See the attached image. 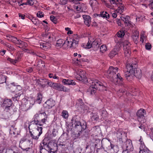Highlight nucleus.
<instances>
[{"instance_id":"1","label":"nucleus","mask_w":153,"mask_h":153,"mask_svg":"<svg viewBox=\"0 0 153 153\" xmlns=\"http://www.w3.org/2000/svg\"><path fill=\"white\" fill-rule=\"evenodd\" d=\"M79 119L80 117L76 115L73 117L71 120L74 132L77 135L76 137H77L80 136L82 131L84 130L86 128V122L84 121L80 122Z\"/></svg>"},{"instance_id":"2","label":"nucleus","mask_w":153,"mask_h":153,"mask_svg":"<svg viewBox=\"0 0 153 153\" xmlns=\"http://www.w3.org/2000/svg\"><path fill=\"white\" fill-rule=\"evenodd\" d=\"M88 82L91 84V86L88 89V91L90 92L91 95L94 94L97 89L100 91L106 90L107 85L105 82L102 83L97 79H91Z\"/></svg>"},{"instance_id":"3","label":"nucleus","mask_w":153,"mask_h":153,"mask_svg":"<svg viewBox=\"0 0 153 153\" xmlns=\"http://www.w3.org/2000/svg\"><path fill=\"white\" fill-rule=\"evenodd\" d=\"M137 67L136 64H127L126 66L125 76L126 77H128L133 75L137 78L140 79L142 76L141 71L139 69H135Z\"/></svg>"},{"instance_id":"4","label":"nucleus","mask_w":153,"mask_h":153,"mask_svg":"<svg viewBox=\"0 0 153 153\" xmlns=\"http://www.w3.org/2000/svg\"><path fill=\"white\" fill-rule=\"evenodd\" d=\"M74 74L77 79L82 81L84 83H87L91 79H88L86 76L85 72L80 69H76Z\"/></svg>"},{"instance_id":"5","label":"nucleus","mask_w":153,"mask_h":153,"mask_svg":"<svg viewBox=\"0 0 153 153\" xmlns=\"http://www.w3.org/2000/svg\"><path fill=\"white\" fill-rule=\"evenodd\" d=\"M51 143H45L43 142L40 144V146L39 147L40 152L41 153H54V152L52 151L53 148L50 146L51 145ZM54 149V148H53Z\"/></svg>"},{"instance_id":"6","label":"nucleus","mask_w":153,"mask_h":153,"mask_svg":"<svg viewBox=\"0 0 153 153\" xmlns=\"http://www.w3.org/2000/svg\"><path fill=\"white\" fill-rule=\"evenodd\" d=\"M118 68L114 67L113 66H110L107 71L108 78L111 81L114 79V77H116V73L118 72Z\"/></svg>"},{"instance_id":"7","label":"nucleus","mask_w":153,"mask_h":153,"mask_svg":"<svg viewBox=\"0 0 153 153\" xmlns=\"http://www.w3.org/2000/svg\"><path fill=\"white\" fill-rule=\"evenodd\" d=\"M32 142L29 140H27L25 138H22L20 141L19 146L23 150H26L27 151H28L30 148H24L25 147L29 146L30 144H32Z\"/></svg>"},{"instance_id":"8","label":"nucleus","mask_w":153,"mask_h":153,"mask_svg":"<svg viewBox=\"0 0 153 153\" xmlns=\"http://www.w3.org/2000/svg\"><path fill=\"white\" fill-rule=\"evenodd\" d=\"M111 4H114L115 7L119 6L118 9L116 11L120 13L123 12V5L120 2L121 0H109Z\"/></svg>"},{"instance_id":"9","label":"nucleus","mask_w":153,"mask_h":153,"mask_svg":"<svg viewBox=\"0 0 153 153\" xmlns=\"http://www.w3.org/2000/svg\"><path fill=\"white\" fill-rule=\"evenodd\" d=\"M130 45V43L127 41H125L123 43V49L126 56L128 57L131 53Z\"/></svg>"},{"instance_id":"10","label":"nucleus","mask_w":153,"mask_h":153,"mask_svg":"<svg viewBox=\"0 0 153 153\" xmlns=\"http://www.w3.org/2000/svg\"><path fill=\"white\" fill-rule=\"evenodd\" d=\"M12 104V101L10 99H5L3 101L1 106L5 111H9L10 110L11 106Z\"/></svg>"},{"instance_id":"11","label":"nucleus","mask_w":153,"mask_h":153,"mask_svg":"<svg viewBox=\"0 0 153 153\" xmlns=\"http://www.w3.org/2000/svg\"><path fill=\"white\" fill-rule=\"evenodd\" d=\"M52 144L57 150L60 151V153H62V152H66V150L67 149V148L65 142H59V143L57 144L53 143Z\"/></svg>"},{"instance_id":"12","label":"nucleus","mask_w":153,"mask_h":153,"mask_svg":"<svg viewBox=\"0 0 153 153\" xmlns=\"http://www.w3.org/2000/svg\"><path fill=\"white\" fill-rule=\"evenodd\" d=\"M144 113L145 110L141 109L139 110L137 113L138 120L141 123H144L146 121L144 117Z\"/></svg>"},{"instance_id":"13","label":"nucleus","mask_w":153,"mask_h":153,"mask_svg":"<svg viewBox=\"0 0 153 153\" xmlns=\"http://www.w3.org/2000/svg\"><path fill=\"white\" fill-rule=\"evenodd\" d=\"M123 149L129 151H132L134 149L132 144V141L130 140H127L125 142L122 146Z\"/></svg>"},{"instance_id":"14","label":"nucleus","mask_w":153,"mask_h":153,"mask_svg":"<svg viewBox=\"0 0 153 153\" xmlns=\"http://www.w3.org/2000/svg\"><path fill=\"white\" fill-rule=\"evenodd\" d=\"M112 143L110 142V140L103 138L101 142V147L103 148H105L108 149H110L111 145Z\"/></svg>"},{"instance_id":"15","label":"nucleus","mask_w":153,"mask_h":153,"mask_svg":"<svg viewBox=\"0 0 153 153\" xmlns=\"http://www.w3.org/2000/svg\"><path fill=\"white\" fill-rule=\"evenodd\" d=\"M53 88L59 91L68 92L69 91V89L67 88L61 84L57 83H55Z\"/></svg>"},{"instance_id":"16","label":"nucleus","mask_w":153,"mask_h":153,"mask_svg":"<svg viewBox=\"0 0 153 153\" xmlns=\"http://www.w3.org/2000/svg\"><path fill=\"white\" fill-rule=\"evenodd\" d=\"M55 102L53 99H50L48 100L45 104H44V106L48 109H50L54 106L55 105Z\"/></svg>"},{"instance_id":"17","label":"nucleus","mask_w":153,"mask_h":153,"mask_svg":"<svg viewBox=\"0 0 153 153\" xmlns=\"http://www.w3.org/2000/svg\"><path fill=\"white\" fill-rule=\"evenodd\" d=\"M40 114L41 115H42L44 116V118L42 119L40 121H39L38 124V125L39 126V127H42V126L45 124V122L47 121V116L46 115L45 112H41L40 111Z\"/></svg>"},{"instance_id":"18","label":"nucleus","mask_w":153,"mask_h":153,"mask_svg":"<svg viewBox=\"0 0 153 153\" xmlns=\"http://www.w3.org/2000/svg\"><path fill=\"white\" fill-rule=\"evenodd\" d=\"M79 40V37L77 35H75L73 37V38L71 39L73 48H75L78 46Z\"/></svg>"},{"instance_id":"19","label":"nucleus","mask_w":153,"mask_h":153,"mask_svg":"<svg viewBox=\"0 0 153 153\" xmlns=\"http://www.w3.org/2000/svg\"><path fill=\"white\" fill-rule=\"evenodd\" d=\"M100 41V39H94L92 37V48H94L95 50H97L99 47Z\"/></svg>"},{"instance_id":"20","label":"nucleus","mask_w":153,"mask_h":153,"mask_svg":"<svg viewBox=\"0 0 153 153\" xmlns=\"http://www.w3.org/2000/svg\"><path fill=\"white\" fill-rule=\"evenodd\" d=\"M94 17H102L103 18H105L106 19H109V15L106 11H102L101 12L100 14L95 13L93 15Z\"/></svg>"},{"instance_id":"21","label":"nucleus","mask_w":153,"mask_h":153,"mask_svg":"<svg viewBox=\"0 0 153 153\" xmlns=\"http://www.w3.org/2000/svg\"><path fill=\"white\" fill-rule=\"evenodd\" d=\"M139 149V153H151L149 150L144 144L141 143Z\"/></svg>"},{"instance_id":"22","label":"nucleus","mask_w":153,"mask_h":153,"mask_svg":"<svg viewBox=\"0 0 153 153\" xmlns=\"http://www.w3.org/2000/svg\"><path fill=\"white\" fill-rule=\"evenodd\" d=\"M83 18L85 24L89 27L90 26L91 23V18L88 15H83Z\"/></svg>"},{"instance_id":"23","label":"nucleus","mask_w":153,"mask_h":153,"mask_svg":"<svg viewBox=\"0 0 153 153\" xmlns=\"http://www.w3.org/2000/svg\"><path fill=\"white\" fill-rule=\"evenodd\" d=\"M139 36V32L138 31L135 30L133 32L132 37L134 42L136 44L138 42Z\"/></svg>"},{"instance_id":"24","label":"nucleus","mask_w":153,"mask_h":153,"mask_svg":"<svg viewBox=\"0 0 153 153\" xmlns=\"http://www.w3.org/2000/svg\"><path fill=\"white\" fill-rule=\"evenodd\" d=\"M36 82L41 85L42 87H44L46 86L47 79H39L36 80Z\"/></svg>"},{"instance_id":"25","label":"nucleus","mask_w":153,"mask_h":153,"mask_svg":"<svg viewBox=\"0 0 153 153\" xmlns=\"http://www.w3.org/2000/svg\"><path fill=\"white\" fill-rule=\"evenodd\" d=\"M40 47L44 50H45L51 47V44L48 42H44L40 44Z\"/></svg>"},{"instance_id":"26","label":"nucleus","mask_w":153,"mask_h":153,"mask_svg":"<svg viewBox=\"0 0 153 153\" xmlns=\"http://www.w3.org/2000/svg\"><path fill=\"white\" fill-rule=\"evenodd\" d=\"M62 82L66 85H74L76 84V82L74 80L69 79H63Z\"/></svg>"},{"instance_id":"27","label":"nucleus","mask_w":153,"mask_h":153,"mask_svg":"<svg viewBox=\"0 0 153 153\" xmlns=\"http://www.w3.org/2000/svg\"><path fill=\"white\" fill-rule=\"evenodd\" d=\"M93 142L94 143V146L97 149H100L101 148L100 144V140L96 138L93 139Z\"/></svg>"},{"instance_id":"28","label":"nucleus","mask_w":153,"mask_h":153,"mask_svg":"<svg viewBox=\"0 0 153 153\" xmlns=\"http://www.w3.org/2000/svg\"><path fill=\"white\" fill-rule=\"evenodd\" d=\"M91 119L93 123H96L98 121L99 117L97 113H92L91 114Z\"/></svg>"},{"instance_id":"29","label":"nucleus","mask_w":153,"mask_h":153,"mask_svg":"<svg viewBox=\"0 0 153 153\" xmlns=\"http://www.w3.org/2000/svg\"><path fill=\"white\" fill-rule=\"evenodd\" d=\"M42 128L38 126L36 130L33 132L34 135L39 137L42 133Z\"/></svg>"},{"instance_id":"30","label":"nucleus","mask_w":153,"mask_h":153,"mask_svg":"<svg viewBox=\"0 0 153 153\" xmlns=\"http://www.w3.org/2000/svg\"><path fill=\"white\" fill-rule=\"evenodd\" d=\"M91 130L93 134L96 136L100 131V129L98 126H95L92 128Z\"/></svg>"},{"instance_id":"31","label":"nucleus","mask_w":153,"mask_h":153,"mask_svg":"<svg viewBox=\"0 0 153 153\" xmlns=\"http://www.w3.org/2000/svg\"><path fill=\"white\" fill-rule=\"evenodd\" d=\"M3 43V45H4L7 48L8 50L9 51H13L15 50V49L14 48L13 46L10 44L7 43Z\"/></svg>"},{"instance_id":"32","label":"nucleus","mask_w":153,"mask_h":153,"mask_svg":"<svg viewBox=\"0 0 153 153\" xmlns=\"http://www.w3.org/2000/svg\"><path fill=\"white\" fill-rule=\"evenodd\" d=\"M10 116V114L9 111H5L4 113L1 115V118L3 119H8Z\"/></svg>"},{"instance_id":"33","label":"nucleus","mask_w":153,"mask_h":153,"mask_svg":"<svg viewBox=\"0 0 153 153\" xmlns=\"http://www.w3.org/2000/svg\"><path fill=\"white\" fill-rule=\"evenodd\" d=\"M39 114H36L34 116L33 118V121L31 122V123L33 122V124L38 125V122L39 121L38 120V118L39 117Z\"/></svg>"},{"instance_id":"34","label":"nucleus","mask_w":153,"mask_h":153,"mask_svg":"<svg viewBox=\"0 0 153 153\" xmlns=\"http://www.w3.org/2000/svg\"><path fill=\"white\" fill-rule=\"evenodd\" d=\"M65 40L62 39H59L57 41L56 46L57 47H61L65 45L64 43Z\"/></svg>"},{"instance_id":"35","label":"nucleus","mask_w":153,"mask_h":153,"mask_svg":"<svg viewBox=\"0 0 153 153\" xmlns=\"http://www.w3.org/2000/svg\"><path fill=\"white\" fill-rule=\"evenodd\" d=\"M23 94V91H21L17 94H16L14 97H12V99L14 101H18L21 95Z\"/></svg>"},{"instance_id":"36","label":"nucleus","mask_w":153,"mask_h":153,"mask_svg":"<svg viewBox=\"0 0 153 153\" xmlns=\"http://www.w3.org/2000/svg\"><path fill=\"white\" fill-rule=\"evenodd\" d=\"M14 43L16 44L19 45L22 47L24 46H26V45H27L26 42L22 41L19 39H18L15 42V43Z\"/></svg>"},{"instance_id":"37","label":"nucleus","mask_w":153,"mask_h":153,"mask_svg":"<svg viewBox=\"0 0 153 153\" xmlns=\"http://www.w3.org/2000/svg\"><path fill=\"white\" fill-rule=\"evenodd\" d=\"M92 37H90L89 38V40L87 43L86 45L85 48L87 49H90L92 47Z\"/></svg>"},{"instance_id":"38","label":"nucleus","mask_w":153,"mask_h":153,"mask_svg":"<svg viewBox=\"0 0 153 153\" xmlns=\"http://www.w3.org/2000/svg\"><path fill=\"white\" fill-rule=\"evenodd\" d=\"M89 4L91 7L93 8L97 6L98 3L96 0H90Z\"/></svg>"},{"instance_id":"39","label":"nucleus","mask_w":153,"mask_h":153,"mask_svg":"<svg viewBox=\"0 0 153 153\" xmlns=\"http://www.w3.org/2000/svg\"><path fill=\"white\" fill-rule=\"evenodd\" d=\"M110 150H112L115 153H117L119 151V148L118 146L112 144L111 145Z\"/></svg>"},{"instance_id":"40","label":"nucleus","mask_w":153,"mask_h":153,"mask_svg":"<svg viewBox=\"0 0 153 153\" xmlns=\"http://www.w3.org/2000/svg\"><path fill=\"white\" fill-rule=\"evenodd\" d=\"M42 95L41 93H39L38 94V96L36 99L35 102L37 103L40 104L42 100Z\"/></svg>"},{"instance_id":"41","label":"nucleus","mask_w":153,"mask_h":153,"mask_svg":"<svg viewBox=\"0 0 153 153\" xmlns=\"http://www.w3.org/2000/svg\"><path fill=\"white\" fill-rule=\"evenodd\" d=\"M119 80L120 81L122 82L123 81V79L120 76L119 73H117L116 75V77H114V79L112 81L117 82V80Z\"/></svg>"},{"instance_id":"42","label":"nucleus","mask_w":153,"mask_h":153,"mask_svg":"<svg viewBox=\"0 0 153 153\" xmlns=\"http://www.w3.org/2000/svg\"><path fill=\"white\" fill-rule=\"evenodd\" d=\"M64 43L65 45H66L67 47H68L69 48L72 47V41L71 40V39H70V40L69 41L67 40H65V42H64Z\"/></svg>"},{"instance_id":"43","label":"nucleus","mask_w":153,"mask_h":153,"mask_svg":"<svg viewBox=\"0 0 153 153\" xmlns=\"http://www.w3.org/2000/svg\"><path fill=\"white\" fill-rule=\"evenodd\" d=\"M115 50V49H114L111 51L110 52L109 54V56L110 58H112L115 56V55L117 54V51H116Z\"/></svg>"},{"instance_id":"44","label":"nucleus","mask_w":153,"mask_h":153,"mask_svg":"<svg viewBox=\"0 0 153 153\" xmlns=\"http://www.w3.org/2000/svg\"><path fill=\"white\" fill-rule=\"evenodd\" d=\"M62 117L64 118H67L68 116V111L66 110H63L62 113Z\"/></svg>"},{"instance_id":"45","label":"nucleus","mask_w":153,"mask_h":153,"mask_svg":"<svg viewBox=\"0 0 153 153\" xmlns=\"http://www.w3.org/2000/svg\"><path fill=\"white\" fill-rule=\"evenodd\" d=\"M7 60L8 61L10 62L13 65H15L17 62L18 59H15V60L12 59L10 57H8L7 58Z\"/></svg>"},{"instance_id":"46","label":"nucleus","mask_w":153,"mask_h":153,"mask_svg":"<svg viewBox=\"0 0 153 153\" xmlns=\"http://www.w3.org/2000/svg\"><path fill=\"white\" fill-rule=\"evenodd\" d=\"M126 20H125V23L127 24V26H130L131 25V22L130 21V17L129 16H127L126 17Z\"/></svg>"},{"instance_id":"47","label":"nucleus","mask_w":153,"mask_h":153,"mask_svg":"<svg viewBox=\"0 0 153 153\" xmlns=\"http://www.w3.org/2000/svg\"><path fill=\"white\" fill-rule=\"evenodd\" d=\"M106 46L105 45H102L100 48V51L102 53L105 52L106 51Z\"/></svg>"},{"instance_id":"48","label":"nucleus","mask_w":153,"mask_h":153,"mask_svg":"<svg viewBox=\"0 0 153 153\" xmlns=\"http://www.w3.org/2000/svg\"><path fill=\"white\" fill-rule=\"evenodd\" d=\"M51 20L55 24L57 23V19L56 18L53 16H51L50 17Z\"/></svg>"},{"instance_id":"49","label":"nucleus","mask_w":153,"mask_h":153,"mask_svg":"<svg viewBox=\"0 0 153 153\" xmlns=\"http://www.w3.org/2000/svg\"><path fill=\"white\" fill-rule=\"evenodd\" d=\"M80 107L83 110H87L88 109V107L84 104L80 105Z\"/></svg>"},{"instance_id":"50","label":"nucleus","mask_w":153,"mask_h":153,"mask_svg":"<svg viewBox=\"0 0 153 153\" xmlns=\"http://www.w3.org/2000/svg\"><path fill=\"white\" fill-rule=\"evenodd\" d=\"M55 83L49 81L48 80H47V82L46 84L48 85L50 87L53 88V86H54Z\"/></svg>"},{"instance_id":"51","label":"nucleus","mask_w":153,"mask_h":153,"mask_svg":"<svg viewBox=\"0 0 153 153\" xmlns=\"http://www.w3.org/2000/svg\"><path fill=\"white\" fill-rule=\"evenodd\" d=\"M15 88L16 92H17L18 91H20V92L23 91L22 90V87L19 85H16V86L15 87Z\"/></svg>"},{"instance_id":"52","label":"nucleus","mask_w":153,"mask_h":153,"mask_svg":"<svg viewBox=\"0 0 153 153\" xmlns=\"http://www.w3.org/2000/svg\"><path fill=\"white\" fill-rule=\"evenodd\" d=\"M117 36L119 37H122L124 35L123 31H120L117 33Z\"/></svg>"},{"instance_id":"53","label":"nucleus","mask_w":153,"mask_h":153,"mask_svg":"<svg viewBox=\"0 0 153 153\" xmlns=\"http://www.w3.org/2000/svg\"><path fill=\"white\" fill-rule=\"evenodd\" d=\"M114 6V7H115V5H114V6ZM116 7H118V8H117V9L115 10V12H114V13H112V16L113 17V18H116V17H117V13H120V14H121V13H123V12H122L121 13H119V12H117V11H116V10H117L118 9V8H119V6H116Z\"/></svg>"},{"instance_id":"54","label":"nucleus","mask_w":153,"mask_h":153,"mask_svg":"<svg viewBox=\"0 0 153 153\" xmlns=\"http://www.w3.org/2000/svg\"><path fill=\"white\" fill-rule=\"evenodd\" d=\"M107 112L106 111H102L101 112V115L103 117H106L107 115Z\"/></svg>"},{"instance_id":"55","label":"nucleus","mask_w":153,"mask_h":153,"mask_svg":"<svg viewBox=\"0 0 153 153\" xmlns=\"http://www.w3.org/2000/svg\"><path fill=\"white\" fill-rule=\"evenodd\" d=\"M145 48L147 50H150L151 48V45L149 43H146L145 45Z\"/></svg>"},{"instance_id":"56","label":"nucleus","mask_w":153,"mask_h":153,"mask_svg":"<svg viewBox=\"0 0 153 153\" xmlns=\"http://www.w3.org/2000/svg\"><path fill=\"white\" fill-rule=\"evenodd\" d=\"M22 56V53L20 52H18L17 54L16 58V59H17L18 61V60L19 59H20Z\"/></svg>"},{"instance_id":"57","label":"nucleus","mask_w":153,"mask_h":153,"mask_svg":"<svg viewBox=\"0 0 153 153\" xmlns=\"http://www.w3.org/2000/svg\"><path fill=\"white\" fill-rule=\"evenodd\" d=\"M32 21L35 25H36L39 23L38 20L34 18L32 19Z\"/></svg>"},{"instance_id":"58","label":"nucleus","mask_w":153,"mask_h":153,"mask_svg":"<svg viewBox=\"0 0 153 153\" xmlns=\"http://www.w3.org/2000/svg\"><path fill=\"white\" fill-rule=\"evenodd\" d=\"M37 16L39 18H42L43 16V14L42 12H39L37 13Z\"/></svg>"},{"instance_id":"59","label":"nucleus","mask_w":153,"mask_h":153,"mask_svg":"<svg viewBox=\"0 0 153 153\" xmlns=\"http://www.w3.org/2000/svg\"><path fill=\"white\" fill-rule=\"evenodd\" d=\"M27 3L28 4L27 5H32L34 4V2L33 1V0H29L27 1Z\"/></svg>"},{"instance_id":"60","label":"nucleus","mask_w":153,"mask_h":153,"mask_svg":"<svg viewBox=\"0 0 153 153\" xmlns=\"http://www.w3.org/2000/svg\"><path fill=\"white\" fill-rule=\"evenodd\" d=\"M17 39H18L16 37L12 36L10 41H11L15 43V42H16Z\"/></svg>"},{"instance_id":"61","label":"nucleus","mask_w":153,"mask_h":153,"mask_svg":"<svg viewBox=\"0 0 153 153\" xmlns=\"http://www.w3.org/2000/svg\"><path fill=\"white\" fill-rule=\"evenodd\" d=\"M15 150L11 149L10 150L13 153H18L19 151L18 149V148H17L16 147H15Z\"/></svg>"},{"instance_id":"62","label":"nucleus","mask_w":153,"mask_h":153,"mask_svg":"<svg viewBox=\"0 0 153 153\" xmlns=\"http://www.w3.org/2000/svg\"><path fill=\"white\" fill-rule=\"evenodd\" d=\"M33 69L32 67H29L27 69V71L29 73L32 72L33 71Z\"/></svg>"},{"instance_id":"63","label":"nucleus","mask_w":153,"mask_h":153,"mask_svg":"<svg viewBox=\"0 0 153 153\" xmlns=\"http://www.w3.org/2000/svg\"><path fill=\"white\" fill-rule=\"evenodd\" d=\"M42 36L43 37H45V38H48L49 39H50L51 38V36H48V34L47 33L43 34H42Z\"/></svg>"},{"instance_id":"64","label":"nucleus","mask_w":153,"mask_h":153,"mask_svg":"<svg viewBox=\"0 0 153 153\" xmlns=\"http://www.w3.org/2000/svg\"><path fill=\"white\" fill-rule=\"evenodd\" d=\"M19 16L22 19H25V15H22L20 13H19Z\"/></svg>"}]
</instances>
